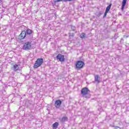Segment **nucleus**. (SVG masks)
<instances>
[{"label": "nucleus", "instance_id": "nucleus-7", "mask_svg": "<svg viewBox=\"0 0 129 129\" xmlns=\"http://www.w3.org/2000/svg\"><path fill=\"white\" fill-rule=\"evenodd\" d=\"M56 58L57 60H59V61H60V62L64 61L65 59L64 58V55L61 54H58L56 56Z\"/></svg>", "mask_w": 129, "mask_h": 129}, {"label": "nucleus", "instance_id": "nucleus-13", "mask_svg": "<svg viewBox=\"0 0 129 129\" xmlns=\"http://www.w3.org/2000/svg\"><path fill=\"white\" fill-rule=\"evenodd\" d=\"M26 32V35H31L32 34V31L31 29H27Z\"/></svg>", "mask_w": 129, "mask_h": 129}, {"label": "nucleus", "instance_id": "nucleus-14", "mask_svg": "<svg viewBox=\"0 0 129 129\" xmlns=\"http://www.w3.org/2000/svg\"><path fill=\"white\" fill-rule=\"evenodd\" d=\"M85 37H86V34L84 33H82L80 35V38H81V39H84Z\"/></svg>", "mask_w": 129, "mask_h": 129}, {"label": "nucleus", "instance_id": "nucleus-2", "mask_svg": "<svg viewBox=\"0 0 129 129\" xmlns=\"http://www.w3.org/2000/svg\"><path fill=\"white\" fill-rule=\"evenodd\" d=\"M85 65L84 62L81 60H78L76 63V69L77 70H80V69H82Z\"/></svg>", "mask_w": 129, "mask_h": 129}, {"label": "nucleus", "instance_id": "nucleus-1", "mask_svg": "<svg viewBox=\"0 0 129 129\" xmlns=\"http://www.w3.org/2000/svg\"><path fill=\"white\" fill-rule=\"evenodd\" d=\"M22 49L28 51V50H31L32 49V42L30 41L26 42L24 43Z\"/></svg>", "mask_w": 129, "mask_h": 129}, {"label": "nucleus", "instance_id": "nucleus-12", "mask_svg": "<svg viewBox=\"0 0 129 129\" xmlns=\"http://www.w3.org/2000/svg\"><path fill=\"white\" fill-rule=\"evenodd\" d=\"M111 6H112V4H110V5H109L106 9V10H105V12H106L107 13H108V12H109V11L110 10V9L111 8Z\"/></svg>", "mask_w": 129, "mask_h": 129}, {"label": "nucleus", "instance_id": "nucleus-9", "mask_svg": "<svg viewBox=\"0 0 129 129\" xmlns=\"http://www.w3.org/2000/svg\"><path fill=\"white\" fill-rule=\"evenodd\" d=\"M95 78V82H97V83H99L100 82V77H99V75H96L94 77Z\"/></svg>", "mask_w": 129, "mask_h": 129}, {"label": "nucleus", "instance_id": "nucleus-11", "mask_svg": "<svg viewBox=\"0 0 129 129\" xmlns=\"http://www.w3.org/2000/svg\"><path fill=\"white\" fill-rule=\"evenodd\" d=\"M58 125H59V123H58L57 122H55L54 123L52 124V127L53 128H57Z\"/></svg>", "mask_w": 129, "mask_h": 129}, {"label": "nucleus", "instance_id": "nucleus-19", "mask_svg": "<svg viewBox=\"0 0 129 129\" xmlns=\"http://www.w3.org/2000/svg\"><path fill=\"white\" fill-rule=\"evenodd\" d=\"M108 13V12H106V11L105 12L104 15L103 17V18H105L106 17Z\"/></svg>", "mask_w": 129, "mask_h": 129}, {"label": "nucleus", "instance_id": "nucleus-10", "mask_svg": "<svg viewBox=\"0 0 129 129\" xmlns=\"http://www.w3.org/2000/svg\"><path fill=\"white\" fill-rule=\"evenodd\" d=\"M126 1L127 0H122V6H121V10L123 11L124 9V7H125V5H126Z\"/></svg>", "mask_w": 129, "mask_h": 129}, {"label": "nucleus", "instance_id": "nucleus-8", "mask_svg": "<svg viewBox=\"0 0 129 129\" xmlns=\"http://www.w3.org/2000/svg\"><path fill=\"white\" fill-rule=\"evenodd\" d=\"M61 103L62 102L60 100H56L54 103V106L56 108L60 107Z\"/></svg>", "mask_w": 129, "mask_h": 129}, {"label": "nucleus", "instance_id": "nucleus-16", "mask_svg": "<svg viewBox=\"0 0 129 129\" xmlns=\"http://www.w3.org/2000/svg\"><path fill=\"white\" fill-rule=\"evenodd\" d=\"M71 29L72 30V31H75V30H76V27L75 26H71Z\"/></svg>", "mask_w": 129, "mask_h": 129}, {"label": "nucleus", "instance_id": "nucleus-22", "mask_svg": "<svg viewBox=\"0 0 129 129\" xmlns=\"http://www.w3.org/2000/svg\"><path fill=\"white\" fill-rule=\"evenodd\" d=\"M113 127H115V129L119 128V127L117 126H113Z\"/></svg>", "mask_w": 129, "mask_h": 129}, {"label": "nucleus", "instance_id": "nucleus-18", "mask_svg": "<svg viewBox=\"0 0 129 129\" xmlns=\"http://www.w3.org/2000/svg\"><path fill=\"white\" fill-rule=\"evenodd\" d=\"M63 0H54L53 3H59L60 2H62Z\"/></svg>", "mask_w": 129, "mask_h": 129}, {"label": "nucleus", "instance_id": "nucleus-3", "mask_svg": "<svg viewBox=\"0 0 129 129\" xmlns=\"http://www.w3.org/2000/svg\"><path fill=\"white\" fill-rule=\"evenodd\" d=\"M44 62V59L43 58H38L34 65V68H38L40 67L42 64Z\"/></svg>", "mask_w": 129, "mask_h": 129}, {"label": "nucleus", "instance_id": "nucleus-17", "mask_svg": "<svg viewBox=\"0 0 129 129\" xmlns=\"http://www.w3.org/2000/svg\"><path fill=\"white\" fill-rule=\"evenodd\" d=\"M118 38V35L115 34L114 36L113 39H114V40H116V39H117Z\"/></svg>", "mask_w": 129, "mask_h": 129}, {"label": "nucleus", "instance_id": "nucleus-25", "mask_svg": "<svg viewBox=\"0 0 129 129\" xmlns=\"http://www.w3.org/2000/svg\"><path fill=\"white\" fill-rule=\"evenodd\" d=\"M68 119V118H67V117H65V120H67Z\"/></svg>", "mask_w": 129, "mask_h": 129}, {"label": "nucleus", "instance_id": "nucleus-26", "mask_svg": "<svg viewBox=\"0 0 129 129\" xmlns=\"http://www.w3.org/2000/svg\"><path fill=\"white\" fill-rule=\"evenodd\" d=\"M2 2H3V1L0 0V4L2 3Z\"/></svg>", "mask_w": 129, "mask_h": 129}, {"label": "nucleus", "instance_id": "nucleus-4", "mask_svg": "<svg viewBox=\"0 0 129 129\" xmlns=\"http://www.w3.org/2000/svg\"><path fill=\"white\" fill-rule=\"evenodd\" d=\"M12 69H13L14 71L17 72V71H21L22 68L20 67V65L16 64L13 66Z\"/></svg>", "mask_w": 129, "mask_h": 129}, {"label": "nucleus", "instance_id": "nucleus-23", "mask_svg": "<svg viewBox=\"0 0 129 129\" xmlns=\"http://www.w3.org/2000/svg\"><path fill=\"white\" fill-rule=\"evenodd\" d=\"M123 38H125L126 39V38H128V36L124 35Z\"/></svg>", "mask_w": 129, "mask_h": 129}, {"label": "nucleus", "instance_id": "nucleus-6", "mask_svg": "<svg viewBox=\"0 0 129 129\" xmlns=\"http://www.w3.org/2000/svg\"><path fill=\"white\" fill-rule=\"evenodd\" d=\"M89 92V89L88 88L85 87L81 90V94L82 95H86Z\"/></svg>", "mask_w": 129, "mask_h": 129}, {"label": "nucleus", "instance_id": "nucleus-21", "mask_svg": "<svg viewBox=\"0 0 129 129\" xmlns=\"http://www.w3.org/2000/svg\"><path fill=\"white\" fill-rule=\"evenodd\" d=\"M62 122H64L65 121V117H63L61 119Z\"/></svg>", "mask_w": 129, "mask_h": 129}, {"label": "nucleus", "instance_id": "nucleus-24", "mask_svg": "<svg viewBox=\"0 0 129 129\" xmlns=\"http://www.w3.org/2000/svg\"><path fill=\"white\" fill-rule=\"evenodd\" d=\"M121 42H123V38L121 39L120 43H121Z\"/></svg>", "mask_w": 129, "mask_h": 129}, {"label": "nucleus", "instance_id": "nucleus-15", "mask_svg": "<svg viewBox=\"0 0 129 129\" xmlns=\"http://www.w3.org/2000/svg\"><path fill=\"white\" fill-rule=\"evenodd\" d=\"M73 37H74V33H70L69 34V37L70 38V39H72V38H73Z\"/></svg>", "mask_w": 129, "mask_h": 129}, {"label": "nucleus", "instance_id": "nucleus-20", "mask_svg": "<svg viewBox=\"0 0 129 129\" xmlns=\"http://www.w3.org/2000/svg\"><path fill=\"white\" fill-rule=\"evenodd\" d=\"M102 15V13H101V12H100L98 13V17H100V16Z\"/></svg>", "mask_w": 129, "mask_h": 129}, {"label": "nucleus", "instance_id": "nucleus-5", "mask_svg": "<svg viewBox=\"0 0 129 129\" xmlns=\"http://www.w3.org/2000/svg\"><path fill=\"white\" fill-rule=\"evenodd\" d=\"M26 36H27V34H26V31H23L18 36V38L20 40H23V39H25V38H26Z\"/></svg>", "mask_w": 129, "mask_h": 129}]
</instances>
